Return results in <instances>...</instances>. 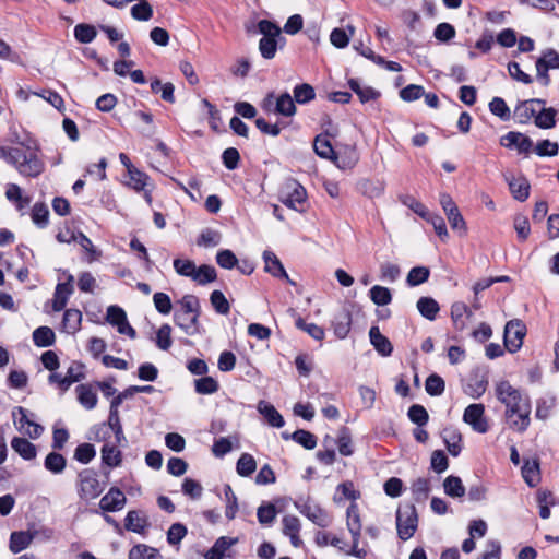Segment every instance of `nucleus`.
I'll return each mask as SVG.
<instances>
[{
	"label": "nucleus",
	"mask_w": 559,
	"mask_h": 559,
	"mask_svg": "<svg viewBox=\"0 0 559 559\" xmlns=\"http://www.w3.org/2000/svg\"><path fill=\"white\" fill-rule=\"evenodd\" d=\"M293 93L295 102L301 105L311 102L316 97L314 88L308 83L296 85Z\"/></svg>",
	"instance_id": "c03bdc74"
},
{
	"label": "nucleus",
	"mask_w": 559,
	"mask_h": 559,
	"mask_svg": "<svg viewBox=\"0 0 559 559\" xmlns=\"http://www.w3.org/2000/svg\"><path fill=\"white\" fill-rule=\"evenodd\" d=\"M484 413L485 407L483 404H471L464 411L463 420L468 424L474 431L485 433L488 431L489 425Z\"/></svg>",
	"instance_id": "1a4fd4ad"
},
{
	"label": "nucleus",
	"mask_w": 559,
	"mask_h": 559,
	"mask_svg": "<svg viewBox=\"0 0 559 559\" xmlns=\"http://www.w3.org/2000/svg\"><path fill=\"white\" fill-rule=\"evenodd\" d=\"M0 158L15 166L24 176L36 177L44 169L43 163L35 154H26L21 147L0 146Z\"/></svg>",
	"instance_id": "f03ea898"
},
{
	"label": "nucleus",
	"mask_w": 559,
	"mask_h": 559,
	"mask_svg": "<svg viewBox=\"0 0 559 559\" xmlns=\"http://www.w3.org/2000/svg\"><path fill=\"white\" fill-rule=\"evenodd\" d=\"M534 152L539 157H554L558 155L559 145L550 140H542L534 146Z\"/></svg>",
	"instance_id": "864d4df0"
},
{
	"label": "nucleus",
	"mask_w": 559,
	"mask_h": 559,
	"mask_svg": "<svg viewBox=\"0 0 559 559\" xmlns=\"http://www.w3.org/2000/svg\"><path fill=\"white\" fill-rule=\"evenodd\" d=\"M129 559H162V556L155 548L138 545L130 550Z\"/></svg>",
	"instance_id": "de8ad7c7"
},
{
	"label": "nucleus",
	"mask_w": 559,
	"mask_h": 559,
	"mask_svg": "<svg viewBox=\"0 0 559 559\" xmlns=\"http://www.w3.org/2000/svg\"><path fill=\"white\" fill-rule=\"evenodd\" d=\"M106 321L116 326L120 334L128 335L130 338H135L136 332L129 324L126 311L118 306H109L107 308Z\"/></svg>",
	"instance_id": "6e6552de"
},
{
	"label": "nucleus",
	"mask_w": 559,
	"mask_h": 559,
	"mask_svg": "<svg viewBox=\"0 0 559 559\" xmlns=\"http://www.w3.org/2000/svg\"><path fill=\"white\" fill-rule=\"evenodd\" d=\"M498 400L506 405V416L510 428L524 432L530 426L531 404L527 397L513 388L508 381H501L496 388Z\"/></svg>",
	"instance_id": "f257e3e1"
},
{
	"label": "nucleus",
	"mask_w": 559,
	"mask_h": 559,
	"mask_svg": "<svg viewBox=\"0 0 559 559\" xmlns=\"http://www.w3.org/2000/svg\"><path fill=\"white\" fill-rule=\"evenodd\" d=\"M418 518L414 504H404L396 511V530L402 540H407L417 530Z\"/></svg>",
	"instance_id": "20e7f679"
},
{
	"label": "nucleus",
	"mask_w": 559,
	"mask_h": 559,
	"mask_svg": "<svg viewBox=\"0 0 559 559\" xmlns=\"http://www.w3.org/2000/svg\"><path fill=\"white\" fill-rule=\"evenodd\" d=\"M96 35L97 32L93 25L81 23L74 27V37L81 44L92 43Z\"/></svg>",
	"instance_id": "37998d69"
},
{
	"label": "nucleus",
	"mask_w": 559,
	"mask_h": 559,
	"mask_svg": "<svg viewBox=\"0 0 559 559\" xmlns=\"http://www.w3.org/2000/svg\"><path fill=\"white\" fill-rule=\"evenodd\" d=\"M221 234L217 230L206 228L202 230L197 243L201 247H216L221 242Z\"/></svg>",
	"instance_id": "774afa93"
},
{
	"label": "nucleus",
	"mask_w": 559,
	"mask_h": 559,
	"mask_svg": "<svg viewBox=\"0 0 559 559\" xmlns=\"http://www.w3.org/2000/svg\"><path fill=\"white\" fill-rule=\"evenodd\" d=\"M258 29L263 35L259 41V51L264 59L271 60L276 56L277 49L285 44L282 28L272 21L261 20Z\"/></svg>",
	"instance_id": "7ed1b4c3"
},
{
	"label": "nucleus",
	"mask_w": 559,
	"mask_h": 559,
	"mask_svg": "<svg viewBox=\"0 0 559 559\" xmlns=\"http://www.w3.org/2000/svg\"><path fill=\"white\" fill-rule=\"evenodd\" d=\"M82 312L78 309H68L64 311L62 325L66 332L74 334L81 328Z\"/></svg>",
	"instance_id": "f704fd0d"
},
{
	"label": "nucleus",
	"mask_w": 559,
	"mask_h": 559,
	"mask_svg": "<svg viewBox=\"0 0 559 559\" xmlns=\"http://www.w3.org/2000/svg\"><path fill=\"white\" fill-rule=\"evenodd\" d=\"M546 102L540 98H533L522 102L515 107L514 115L520 123H526L532 118L536 119L538 108L536 106H544Z\"/></svg>",
	"instance_id": "4468645a"
},
{
	"label": "nucleus",
	"mask_w": 559,
	"mask_h": 559,
	"mask_svg": "<svg viewBox=\"0 0 559 559\" xmlns=\"http://www.w3.org/2000/svg\"><path fill=\"white\" fill-rule=\"evenodd\" d=\"M79 403L86 409H93L97 405V393L90 384H79L75 389Z\"/></svg>",
	"instance_id": "412c9836"
},
{
	"label": "nucleus",
	"mask_w": 559,
	"mask_h": 559,
	"mask_svg": "<svg viewBox=\"0 0 559 559\" xmlns=\"http://www.w3.org/2000/svg\"><path fill=\"white\" fill-rule=\"evenodd\" d=\"M534 123L540 129H551L556 126L557 110L552 107L539 106Z\"/></svg>",
	"instance_id": "cd10ccee"
},
{
	"label": "nucleus",
	"mask_w": 559,
	"mask_h": 559,
	"mask_svg": "<svg viewBox=\"0 0 559 559\" xmlns=\"http://www.w3.org/2000/svg\"><path fill=\"white\" fill-rule=\"evenodd\" d=\"M258 521L262 525H270L276 518V509L272 503L262 504L257 511Z\"/></svg>",
	"instance_id": "338daca9"
},
{
	"label": "nucleus",
	"mask_w": 559,
	"mask_h": 559,
	"mask_svg": "<svg viewBox=\"0 0 559 559\" xmlns=\"http://www.w3.org/2000/svg\"><path fill=\"white\" fill-rule=\"evenodd\" d=\"M472 316V311L463 302H455L451 307V318L455 329L464 330L466 326V319Z\"/></svg>",
	"instance_id": "c756f323"
},
{
	"label": "nucleus",
	"mask_w": 559,
	"mask_h": 559,
	"mask_svg": "<svg viewBox=\"0 0 559 559\" xmlns=\"http://www.w3.org/2000/svg\"><path fill=\"white\" fill-rule=\"evenodd\" d=\"M257 462L254 457L249 453H242L236 464V471L238 475L242 477H248L251 474H253Z\"/></svg>",
	"instance_id": "a19ab883"
},
{
	"label": "nucleus",
	"mask_w": 559,
	"mask_h": 559,
	"mask_svg": "<svg viewBox=\"0 0 559 559\" xmlns=\"http://www.w3.org/2000/svg\"><path fill=\"white\" fill-rule=\"evenodd\" d=\"M346 525L353 539L360 537L361 533V519L357 503L352 502L346 511Z\"/></svg>",
	"instance_id": "aec40b11"
},
{
	"label": "nucleus",
	"mask_w": 559,
	"mask_h": 559,
	"mask_svg": "<svg viewBox=\"0 0 559 559\" xmlns=\"http://www.w3.org/2000/svg\"><path fill=\"white\" fill-rule=\"evenodd\" d=\"M73 276L69 275L68 281L64 283H59L56 286L53 300H52V309L53 311H61L64 309L69 297L72 295L73 288Z\"/></svg>",
	"instance_id": "2eb2a0df"
},
{
	"label": "nucleus",
	"mask_w": 559,
	"mask_h": 559,
	"mask_svg": "<svg viewBox=\"0 0 559 559\" xmlns=\"http://www.w3.org/2000/svg\"><path fill=\"white\" fill-rule=\"evenodd\" d=\"M509 188L514 199L524 202L530 195V182L524 177L509 180Z\"/></svg>",
	"instance_id": "7c9ffc66"
},
{
	"label": "nucleus",
	"mask_w": 559,
	"mask_h": 559,
	"mask_svg": "<svg viewBox=\"0 0 559 559\" xmlns=\"http://www.w3.org/2000/svg\"><path fill=\"white\" fill-rule=\"evenodd\" d=\"M174 320L188 335H193L199 332V319L195 318V316L191 317L187 312L176 310Z\"/></svg>",
	"instance_id": "4be33fe9"
},
{
	"label": "nucleus",
	"mask_w": 559,
	"mask_h": 559,
	"mask_svg": "<svg viewBox=\"0 0 559 559\" xmlns=\"http://www.w3.org/2000/svg\"><path fill=\"white\" fill-rule=\"evenodd\" d=\"M131 15L138 21H148L153 16L152 5L146 0H139V3L131 8Z\"/></svg>",
	"instance_id": "5fc2aeb1"
},
{
	"label": "nucleus",
	"mask_w": 559,
	"mask_h": 559,
	"mask_svg": "<svg viewBox=\"0 0 559 559\" xmlns=\"http://www.w3.org/2000/svg\"><path fill=\"white\" fill-rule=\"evenodd\" d=\"M297 508L301 514L321 527H326L331 523L329 514L318 504L305 502L302 504H298Z\"/></svg>",
	"instance_id": "ddd939ff"
},
{
	"label": "nucleus",
	"mask_w": 559,
	"mask_h": 559,
	"mask_svg": "<svg viewBox=\"0 0 559 559\" xmlns=\"http://www.w3.org/2000/svg\"><path fill=\"white\" fill-rule=\"evenodd\" d=\"M57 451L58 450H55L48 453L44 460L45 468L55 475L63 473L67 466L66 457L62 454L58 453Z\"/></svg>",
	"instance_id": "c85d7f7f"
},
{
	"label": "nucleus",
	"mask_w": 559,
	"mask_h": 559,
	"mask_svg": "<svg viewBox=\"0 0 559 559\" xmlns=\"http://www.w3.org/2000/svg\"><path fill=\"white\" fill-rule=\"evenodd\" d=\"M34 344L38 347H48L56 341L55 332L48 326H39L33 332Z\"/></svg>",
	"instance_id": "e433bc0d"
},
{
	"label": "nucleus",
	"mask_w": 559,
	"mask_h": 559,
	"mask_svg": "<svg viewBox=\"0 0 559 559\" xmlns=\"http://www.w3.org/2000/svg\"><path fill=\"white\" fill-rule=\"evenodd\" d=\"M352 325V314L348 310L342 309L332 320V328L335 336L340 340L345 338Z\"/></svg>",
	"instance_id": "f3484780"
},
{
	"label": "nucleus",
	"mask_w": 559,
	"mask_h": 559,
	"mask_svg": "<svg viewBox=\"0 0 559 559\" xmlns=\"http://www.w3.org/2000/svg\"><path fill=\"white\" fill-rule=\"evenodd\" d=\"M179 311L189 313V316L199 319L200 316V304L199 299L193 295H185L179 301Z\"/></svg>",
	"instance_id": "8fccbe9b"
},
{
	"label": "nucleus",
	"mask_w": 559,
	"mask_h": 559,
	"mask_svg": "<svg viewBox=\"0 0 559 559\" xmlns=\"http://www.w3.org/2000/svg\"><path fill=\"white\" fill-rule=\"evenodd\" d=\"M128 177L129 181L127 182V186L136 192H141L147 187H153L150 176L138 168L131 169Z\"/></svg>",
	"instance_id": "a878e982"
},
{
	"label": "nucleus",
	"mask_w": 559,
	"mask_h": 559,
	"mask_svg": "<svg viewBox=\"0 0 559 559\" xmlns=\"http://www.w3.org/2000/svg\"><path fill=\"white\" fill-rule=\"evenodd\" d=\"M370 342L376 350L382 356H390L393 350V346L390 340L384 336L378 326H372L369 331Z\"/></svg>",
	"instance_id": "6ab92c4d"
},
{
	"label": "nucleus",
	"mask_w": 559,
	"mask_h": 559,
	"mask_svg": "<svg viewBox=\"0 0 559 559\" xmlns=\"http://www.w3.org/2000/svg\"><path fill=\"white\" fill-rule=\"evenodd\" d=\"M210 301L219 314H227L230 310V306L226 297L221 290H213L210 296Z\"/></svg>",
	"instance_id": "0e129e2a"
},
{
	"label": "nucleus",
	"mask_w": 559,
	"mask_h": 559,
	"mask_svg": "<svg viewBox=\"0 0 559 559\" xmlns=\"http://www.w3.org/2000/svg\"><path fill=\"white\" fill-rule=\"evenodd\" d=\"M444 492L452 498H461L465 495V487L460 477L448 476L443 481Z\"/></svg>",
	"instance_id": "ea45409f"
},
{
	"label": "nucleus",
	"mask_w": 559,
	"mask_h": 559,
	"mask_svg": "<svg viewBox=\"0 0 559 559\" xmlns=\"http://www.w3.org/2000/svg\"><path fill=\"white\" fill-rule=\"evenodd\" d=\"M32 221L39 228H44L49 222V210L45 203H35L32 210Z\"/></svg>",
	"instance_id": "09e8293b"
},
{
	"label": "nucleus",
	"mask_w": 559,
	"mask_h": 559,
	"mask_svg": "<svg viewBox=\"0 0 559 559\" xmlns=\"http://www.w3.org/2000/svg\"><path fill=\"white\" fill-rule=\"evenodd\" d=\"M275 111L278 115L292 117L296 112L295 99L288 93H283L276 99Z\"/></svg>",
	"instance_id": "4c0bfd02"
},
{
	"label": "nucleus",
	"mask_w": 559,
	"mask_h": 559,
	"mask_svg": "<svg viewBox=\"0 0 559 559\" xmlns=\"http://www.w3.org/2000/svg\"><path fill=\"white\" fill-rule=\"evenodd\" d=\"M360 192L370 198H379L385 190V183L382 180L364 179L359 182Z\"/></svg>",
	"instance_id": "2f4dec72"
},
{
	"label": "nucleus",
	"mask_w": 559,
	"mask_h": 559,
	"mask_svg": "<svg viewBox=\"0 0 559 559\" xmlns=\"http://www.w3.org/2000/svg\"><path fill=\"white\" fill-rule=\"evenodd\" d=\"M444 388H445L444 381L438 374H430L426 379L425 389H426V392L431 396L441 395L444 392Z\"/></svg>",
	"instance_id": "bf43d9fd"
},
{
	"label": "nucleus",
	"mask_w": 559,
	"mask_h": 559,
	"mask_svg": "<svg viewBox=\"0 0 559 559\" xmlns=\"http://www.w3.org/2000/svg\"><path fill=\"white\" fill-rule=\"evenodd\" d=\"M95 455L96 451L94 445L91 443H81L74 451V459L83 464L90 463L95 457Z\"/></svg>",
	"instance_id": "e2e57ef3"
},
{
	"label": "nucleus",
	"mask_w": 559,
	"mask_h": 559,
	"mask_svg": "<svg viewBox=\"0 0 559 559\" xmlns=\"http://www.w3.org/2000/svg\"><path fill=\"white\" fill-rule=\"evenodd\" d=\"M407 416L411 421L419 427L425 426L429 420V415L423 405L414 404L408 408Z\"/></svg>",
	"instance_id": "13d9d810"
},
{
	"label": "nucleus",
	"mask_w": 559,
	"mask_h": 559,
	"mask_svg": "<svg viewBox=\"0 0 559 559\" xmlns=\"http://www.w3.org/2000/svg\"><path fill=\"white\" fill-rule=\"evenodd\" d=\"M126 496L118 488H110L109 491L100 499L99 507L104 511L115 512L124 507Z\"/></svg>",
	"instance_id": "dca6fc26"
},
{
	"label": "nucleus",
	"mask_w": 559,
	"mask_h": 559,
	"mask_svg": "<svg viewBox=\"0 0 559 559\" xmlns=\"http://www.w3.org/2000/svg\"><path fill=\"white\" fill-rule=\"evenodd\" d=\"M526 335L525 324L519 320H510L504 326V346L510 353H516L523 345Z\"/></svg>",
	"instance_id": "423d86ee"
},
{
	"label": "nucleus",
	"mask_w": 559,
	"mask_h": 559,
	"mask_svg": "<svg viewBox=\"0 0 559 559\" xmlns=\"http://www.w3.org/2000/svg\"><path fill=\"white\" fill-rule=\"evenodd\" d=\"M192 280L200 285H205L216 280V270L212 265L203 264L195 267Z\"/></svg>",
	"instance_id": "49530a36"
},
{
	"label": "nucleus",
	"mask_w": 559,
	"mask_h": 559,
	"mask_svg": "<svg viewBox=\"0 0 559 559\" xmlns=\"http://www.w3.org/2000/svg\"><path fill=\"white\" fill-rule=\"evenodd\" d=\"M287 193L281 198L283 204L295 211H302L300 207L307 198L306 189L295 180L286 183Z\"/></svg>",
	"instance_id": "9b49d317"
},
{
	"label": "nucleus",
	"mask_w": 559,
	"mask_h": 559,
	"mask_svg": "<svg viewBox=\"0 0 559 559\" xmlns=\"http://www.w3.org/2000/svg\"><path fill=\"white\" fill-rule=\"evenodd\" d=\"M194 388L199 394H213L219 386L212 377H202L194 381Z\"/></svg>",
	"instance_id": "680f3d73"
},
{
	"label": "nucleus",
	"mask_w": 559,
	"mask_h": 559,
	"mask_svg": "<svg viewBox=\"0 0 559 559\" xmlns=\"http://www.w3.org/2000/svg\"><path fill=\"white\" fill-rule=\"evenodd\" d=\"M430 275L429 269L425 266L413 267L408 274L406 282L409 286H418L428 281Z\"/></svg>",
	"instance_id": "6e6d98bb"
},
{
	"label": "nucleus",
	"mask_w": 559,
	"mask_h": 559,
	"mask_svg": "<svg viewBox=\"0 0 559 559\" xmlns=\"http://www.w3.org/2000/svg\"><path fill=\"white\" fill-rule=\"evenodd\" d=\"M442 438L449 453L453 456H457L462 450L461 433L456 429L445 428L442 431Z\"/></svg>",
	"instance_id": "393cba45"
},
{
	"label": "nucleus",
	"mask_w": 559,
	"mask_h": 559,
	"mask_svg": "<svg viewBox=\"0 0 559 559\" xmlns=\"http://www.w3.org/2000/svg\"><path fill=\"white\" fill-rule=\"evenodd\" d=\"M513 226L516 231L519 240L525 241L531 234L528 218L524 215L518 214L513 219Z\"/></svg>",
	"instance_id": "69168bd1"
},
{
	"label": "nucleus",
	"mask_w": 559,
	"mask_h": 559,
	"mask_svg": "<svg viewBox=\"0 0 559 559\" xmlns=\"http://www.w3.org/2000/svg\"><path fill=\"white\" fill-rule=\"evenodd\" d=\"M535 66L537 80L544 86H548L550 83L548 71L559 69V53L551 48L546 49L542 57L536 60Z\"/></svg>",
	"instance_id": "0eeeda50"
},
{
	"label": "nucleus",
	"mask_w": 559,
	"mask_h": 559,
	"mask_svg": "<svg viewBox=\"0 0 559 559\" xmlns=\"http://www.w3.org/2000/svg\"><path fill=\"white\" fill-rule=\"evenodd\" d=\"M14 424L16 428L32 439H37L44 431L43 426L34 423L27 415V411L23 407H16L13 412Z\"/></svg>",
	"instance_id": "9d476101"
},
{
	"label": "nucleus",
	"mask_w": 559,
	"mask_h": 559,
	"mask_svg": "<svg viewBox=\"0 0 559 559\" xmlns=\"http://www.w3.org/2000/svg\"><path fill=\"white\" fill-rule=\"evenodd\" d=\"M104 490L98 480L97 473L92 468H85L78 475V493L81 499L91 500L97 498Z\"/></svg>",
	"instance_id": "39448f33"
},
{
	"label": "nucleus",
	"mask_w": 559,
	"mask_h": 559,
	"mask_svg": "<svg viewBox=\"0 0 559 559\" xmlns=\"http://www.w3.org/2000/svg\"><path fill=\"white\" fill-rule=\"evenodd\" d=\"M369 297L377 306H386L392 301V294L388 287L374 285L369 290Z\"/></svg>",
	"instance_id": "79ce46f5"
},
{
	"label": "nucleus",
	"mask_w": 559,
	"mask_h": 559,
	"mask_svg": "<svg viewBox=\"0 0 559 559\" xmlns=\"http://www.w3.org/2000/svg\"><path fill=\"white\" fill-rule=\"evenodd\" d=\"M126 528L135 533H140L146 526V520L138 511H129L126 516Z\"/></svg>",
	"instance_id": "603ef678"
},
{
	"label": "nucleus",
	"mask_w": 559,
	"mask_h": 559,
	"mask_svg": "<svg viewBox=\"0 0 559 559\" xmlns=\"http://www.w3.org/2000/svg\"><path fill=\"white\" fill-rule=\"evenodd\" d=\"M290 437L295 442L302 445L307 450H312L317 445L316 436L307 430H296Z\"/></svg>",
	"instance_id": "4d7b16f0"
},
{
	"label": "nucleus",
	"mask_w": 559,
	"mask_h": 559,
	"mask_svg": "<svg viewBox=\"0 0 559 559\" xmlns=\"http://www.w3.org/2000/svg\"><path fill=\"white\" fill-rule=\"evenodd\" d=\"M500 144L504 147H515L519 154L528 155L533 150V141L530 136L516 132L510 131L500 139Z\"/></svg>",
	"instance_id": "f8f14e48"
},
{
	"label": "nucleus",
	"mask_w": 559,
	"mask_h": 559,
	"mask_svg": "<svg viewBox=\"0 0 559 559\" xmlns=\"http://www.w3.org/2000/svg\"><path fill=\"white\" fill-rule=\"evenodd\" d=\"M296 326L306 333H308L312 338L317 341H322L324 338L325 332L323 328L314 324L307 323L304 319L298 318L295 322Z\"/></svg>",
	"instance_id": "052dcab7"
},
{
	"label": "nucleus",
	"mask_w": 559,
	"mask_h": 559,
	"mask_svg": "<svg viewBox=\"0 0 559 559\" xmlns=\"http://www.w3.org/2000/svg\"><path fill=\"white\" fill-rule=\"evenodd\" d=\"M489 110L492 115L499 117L501 120L507 121L511 117L510 109L501 97H493L489 103Z\"/></svg>",
	"instance_id": "3c124183"
},
{
	"label": "nucleus",
	"mask_w": 559,
	"mask_h": 559,
	"mask_svg": "<svg viewBox=\"0 0 559 559\" xmlns=\"http://www.w3.org/2000/svg\"><path fill=\"white\" fill-rule=\"evenodd\" d=\"M102 461L109 467H117L121 463V452L115 445L105 444L102 448Z\"/></svg>",
	"instance_id": "a18cd8bd"
},
{
	"label": "nucleus",
	"mask_w": 559,
	"mask_h": 559,
	"mask_svg": "<svg viewBox=\"0 0 559 559\" xmlns=\"http://www.w3.org/2000/svg\"><path fill=\"white\" fill-rule=\"evenodd\" d=\"M33 538H34V536L29 532H25V531L13 532L10 536L9 548L13 554L21 552L22 550L26 549L31 545Z\"/></svg>",
	"instance_id": "bb28decb"
},
{
	"label": "nucleus",
	"mask_w": 559,
	"mask_h": 559,
	"mask_svg": "<svg viewBox=\"0 0 559 559\" xmlns=\"http://www.w3.org/2000/svg\"><path fill=\"white\" fill-rule=\"evenodd\" d=\"M313 150L318 156L325 159L332 160L335 156V152L331 142L326 139V136L322 134L316 136L313 142Z\"/></svg>",
	"instance_id": "58836bf2"
},
{
	"label": "nucleus",
	"mask_w": 559,
	"mask_h": 559,
	"mask_svg": "<svg viewBox=\"0 0 559 559\" xmlns=\"http://www.w3.org/2000/svg\"><path fill=\"white\" fill-rule=\"evenodd\" d=\"M258 411L260 414L264 416L270 426L276 428H281L284 426L285 421L283 416L276 411V408L272 404L265 401H260L258 404Z\"/></svg>",
	"instance_id": "b1692460"
},
{
	"label": "nucleus",
	"mask_w": 559,
	"mask_h": 559,
	"mask_svg": "<svg viewBox=\"0 0 559 559\" xmlns=\"http://www.w3.org/2000/svg\"><path fill=\"white\" fill-rule=\"evenodd\" d=\"M416 306L419 313L430 321H433L437 318L440 310L438 302L431 297H420L417 300Z\"/></svg>",
	"instance_id": "473e14b6"
},
{
	"label": "nucleus",
	"mask_w": 559,
	"mask_h": 559,
	"mask_svg": "<svg viewBox=\"0 0 559 559\" xmlns=\"http://www.w3.org/2000/svg\"><path fill=\"white\" fill-rule=\"evenodd\" d=\"M522 476L530 487H535L540 480L539 463L537 460L525 461Z\"/></svg>",
	"instance_id": "72a5a7b5"
},
{
	"label": "nucleus",
	"mask_w": 559,
	"mask_h": 559,
	"mask_svg": "<svg viewBox=\"0 0 559 559\" xmlns=\"http://www.w3.org/2000/svg\"><path fill=\"white\" fill-rule=\"evenodd\" d=\"M12 449L24 460H33L37 455L36 447L27 439L14 437L11 441Z\"/></svg>",
	"instance_id": "5701e85b"
},
{
	"label": "nucleus",
	"mask_w": 559,
	"mask_h": 559,
	"mask_svg": "<svg viewBox=\"0 0 559 559\" xmlns=\"http://www.w3.org/2000/svg\"><path fill=\"white\" fill-rule=\"evenodd\" d=\"M348 86L353 92H355L361 103H367L369 100L377 99L380 96V93L370 86H362L357 80L350 79L348 81Z\"/></svg>",
	"instance_id": "c9c22d12"
},
{
	"label": "nucleus",
	"mask_w": 559,
	"mask_h": 559,
	"mask_svg": "<svg viewBox=\"0 0 559 559\" xmlns=\"http://www.w3.org/2000/svg\"><path fill=\"white\" fill-rule=\"evenodd\" d=\"M263 260L265 263V271L270 274H272L275 277H284L287 280V282L292 285L295 283L288 277L282 262L280 259L275 255L272 251H264L263 252Z\"/></svg>",
	"instance_id": "a211bd4d"
}]
</instances>
